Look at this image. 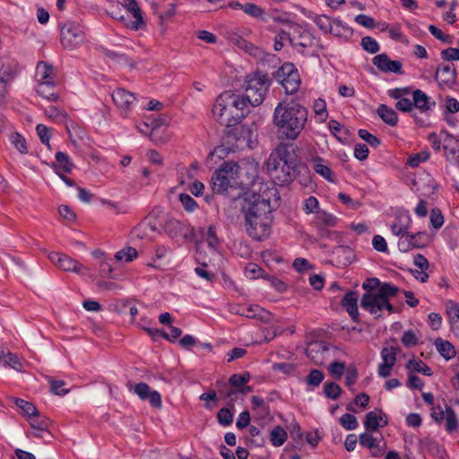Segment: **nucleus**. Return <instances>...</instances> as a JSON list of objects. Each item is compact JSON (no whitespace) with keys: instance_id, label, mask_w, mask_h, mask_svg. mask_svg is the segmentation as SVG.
Segmentation results:
<instances>
[{"instance_id":"obj_1","label":"nucleus","mask_w":459,"mask_h":459,"mask_svg":"<svg viewBox=\"0 0 459 459\" xmlns=\"http://www.w3.org/2000/svg\"><path fill=\"white\" fill-rule=\"evenodd\" d=\"M237 202L244 213L245 229L248 236L255 240L268 237L272 222L270 200L259 195L246 193Z\"/></svg>"},{"instance_id":"obj_2","label":"nucleus","mask_w":459,"mask_h":459,"mask_svg":"<svg viewBox=\"0 0 459 459\" xmlns=\"http://www.w3.org/2000/svg\"><path fill=\"white\" fill-rule=\"evenodd\" d=\"M307 116V109L300 103L283 101L275 108L273 123L287 139L295 140L304 129Z\"/></svg>"},{"instance_id":"obj_3","label":"nucleus","mask_w":459,"mask_h":459,"mask_svg":"<svg viewBox=\"0 0 459 459\" xmlns=\"http://www.w3.org/2000/svg\"><path fill=\"white\" fill-rule=\"evenodd\" d=\"M247 112V106L242 96L230 91L222 92L212 108L214 117L227 127L238 124Z\"/></svg>"},{"instance_id":"obj_4","label":"nucleus","mask_w":459,"mask_h":459,"mask_svg":"<svg viewBox=\"0 0 459 459\" xmlns=\"http://www.w3.org/2000/svg\"><path fill=\"white\" fill-rule=\"evenodd\" d=\"M246 83L245 95H241L246 105L256 107L262 104L271 84L268 75L255 73L252 76H247Z\"/></svg>"},{"instance_id":"obj_5","label":"nucleus","mask_w":459,"mask_h":459,"mask_svg":"<svg viewBox=\"0 0 459 459\" xmlns=\"http://www.w3.org/2000/svg\"><path fill=\"white\" fill-rule=\"evenodd\" d=\"M36 76L39 82L37 92L43 98L56 101L58 95L56 93L48 94L45 88L55 87L56 69L52 65L44 61H39L36 67Z\"/></svg>"},{"instance_id":"obj_6","label":"nucleus","mask_w":459,"mask_h":459,"mask_svg":"<svg viewBox=\"0 0 459 459\" xmlns=\"http://www.w3.org/2000/svg\"><path fill=\"white\" fill-rule=\"evenodd\" d=\"M274 165L271 160H267V170L272 178L280 185H288L291 183L302 169H307V167H300L297 165L283 164L281 161H275Z\"/></svg>"},{"instance_id":"obj_7","label":"nucleus","mask_w":459,"mask_h":459,"mask_svg":"<svg viewBox=\"0 0 459 459\" xmlns=\"http://www.w3.org/2000/svg\"><path fill=\"white\" fill-rule=\"evenodd\" d=\"M60 40L62 46L69 50L79 48L85 40L83 28L74 22H67L60 30Z\"/></svg>"},{"instance_id":"obj_8","label":"nucleus","mask_w":459,"mask_h":459,"mask_svg":"<svg viewBox=\"0 0 459 459\" xmlns=\"http://www.w3.org/2000/svg\"><path fill=\"white\" fill-rule=\"evenodd\" d=\"M268 160H271L273 165L277 160L282 162L283 164H289V166L297 165L300 167H306L301 162V158L299 157V150L294 143H285L279 145L271 153Z\"/></svg>"},{"instance_id":"obj_9","label":"nucleus","mask_w":459,"mask_h":459,"mask_svg":"<svg viewBox=\"0 0 459 459\" xmlns=\"http://www.w3.org/2000/svg\"><path fill=\"white\" fill-rule=\"evenodd\" d=\"M277 77L288 94L295 93L300 86L298 71L292 64H285L277 71Z\"/></svg>"},{"instance_id":"obj_10","label":"nucleus","mask_w":459,"mask_h":459,"mask_svg":"<svg viewBox=\"0 0 459 459\" xmlns=\"http://www.w3.org/2000/svg\"><path fill=\"white\" fill-rule=\"evenodd\" d=\"M429 238L423 231L411 234L409 231L403 235L397 242V247L402 252H408L413 248H422L429 245Z\"/></svg>"},{"instance_id":"obj_11","label":"nucleus","mask_w":459,"mask_h":459,"mask_svg":"<svg viewBox=\"0 0 459 459\" xmlns=\"http://www.w3.org/2000/svg\"><path fill=\"white\" fill-rule=\"evenodd\" d=\"M112 100L120 114L127 117L136 100L134 94L124 88H117L112 92Z\"/></svg>"},{"instance_id":"obj_12","label":"nucleus","mask_w":459,"mask_h":459,"mask_svg":"<svg viewBox=\"0 0 459 459\" xmlns=\"http://www.w3.org/2000/svg\"><path fill=\"white\" fill-rule=\"evenodd\" d=\"M48 258L56 267L66 272L85 274V272L87 271V268L78 261L64 254L50 253L48 255Z\"/></svg>"},{"instance_id":"obj_13","label":"nucleus","mask_w":459,"mask_h":459,"mask_svg":"<svg viewBox=\"0 0 459 459\" xmlns=\"http://www.w3.org/2000/svg\"><path fill=\"white\" fill-rule=\"evenodd\" d=\"M328 351L329 348L327 344L321 341L310 342L306 349L307 358L315 365H323L326 360Z\"/></svg>"},{"instance_id":"obj_14","label":"nucleus","mask_w":459,"mask_h":459,"mask_svg":"<svg viewBox=\"0 0 459 459\" xmlns=\"http://www.w3.org/2000/svg\"><path fill=\"white\" fill-rule=\"evenodd\" d=\"M435 79L439 87H452L456 81V71L454 64L440 65L437 67Z\"/></svg>"},{"instance_id":"obj_15","label":"nucleus","mask_w":459,"mask_h":459,"mask_svg":"<svg viewBox=\"0 0 459 459\" xmlns=\"http://www.w3.org/2000/svg\"><path fill=\"white\" fill-rule=\"evenodd\" d=\"M134 393L141 400H148L152 407L160 409L161 407V396L159 392L151 390L150 386L143 382L134 385Z\"/></svg>"},{"instance_id":"obj_16","label":"nucleus","mask_w":459,"mask_h":459,"mask_svg":"<svg viewBox=\"0 0 459 459\" xmlns=\"http://www.w3.org/2000/svg\"><path fill=\"white\" fill-rule=\"evenodd\" d=\"M373 65L385 73H394L402 74V63L396 60H390L386 54H380L373 57Z\"/></svg>"},{"instance_id":"obj_17","label":"nucleus","mask_w":459,"mask_h":459,"mask_svg":"<svg viewBox=\"0 0 459 459\" xmlns=\"http://www.w3.org/2000/svg\"><path fill=\"white\" fill-rule=\"evenodd\" d=\"M360 306L370 314L376 315V317L381 316L378 312L382 311V299L379 298L377 291L366 292L360 299Z\"/></svg>"},{"instance_id":"obj_18","label":"nucleus","mask_w":459,"mask_h":459,"mask_svg":"<svg viewBox=\"0 0 459 459\" xmlns=\"http://www.w3.org/2000/svg\"><path fill=\"white\" fill-rule=\"evenodd\" d=\"M247 166L248 164L245 162L224 161L219 169H223V172L226 176H229L230 179L237 180L241 179L244 172H247Z\"/></svg>"},{"instance_id":"obj_19","label":"nucleus","mask_w":459,"mask_h":459,"mask_svg":"<svg viewBox=\"0 0 459 459\" xmlns=\"http://www.w3.org/2000/svg\"><path fill=\"white\" fill-rule=\"evenodd\" d=\"M358 299L359 294L357 291H349L345 294L341 302L342 306L345 307L354 322L359 321Z\"/></svg>"},{"instance_id":"obj_20","label":"nucleus","mask_w":459,"mask_h":459,"mask_svg":"<svg viewBox=\"0 0 459 459\" xmlns=\"http://www.w3.org/2000/svg\"><path fill=\"white\" fill-rule=\"evenodd\" d=\"M441 134H444L446 135L443 145L446 157L451 162L456 163L457 150L459 148V140L455 138L451 134H449L446 130H443Z\"/></svg>"},{"instance_id":"obj_21","label":"nucleus","mask_w":459,"mask_h":459,"mask_svg":"<svg viewBox=\"0 0 459 459\" xmlns=\"http://www.w3.org/2000/svg\"><path fill=\"white\" fill-rule=\"evenodd\" d=\"M51 167L58 176H61L62 173H71L74 164L65 152H57L56 153V162H53Z\"/></svg>"},{"instance_id":"obj_22","label":"nucleus","mask_w":459,"mask_h":459,"mask_svg":"<svg viewBox=\"0 0 459 459\" xmlns=\"http://www.w3.org/2000/svg\"><path fill=\"white\" fill-rule=\"evenodd\" d=\"M359 444L362 446H365L371 450V454L373 456H380L384 453V447L380 446V441H377L376 437H374L369 433H362L359 437Z\"/></svg>"},{"instance_id":"obj_23","label":"nucleus","mask_w":459,"mask_h":459,"mask_svg":"<svg viewBox=\"0 0 459 459\" xmlns=\"http://www.w3.org/2000/svg\"><path fill=\"white\" fill-rule=\"evenodd\" d=\"M229 176H226L223 169H218L212 177V188L214 194L224 193L230 186Z\"/></svg>"},{"instance_id":"obj_24","label":"nucleus","mask_w":459,"mask_h":459,"mask_svg":"<svg viewBox=\"0 0 459 459\" xmlns=\"http://www.w3.org/2000/svg\"><path fill=\"white\" fill-rule=\"evenodd\" d=\"M382 411H369L366 414V420L364 422L365 428L368 431H376L379 427L387 425V419L382 416Z\"/></svg>"},{"instance_id":"obj_25","label":"nucleus","mask_w":459,"mask_h":459,"mask_svg":"<svg viewBox=\"0 0 459 459\" xmlns=\"http://www.w3.org/2000/svg\"><path fill=\"white\" fill-rule=\"evenodd\" d=\"M124 6L130 12L134 18V21L131 22V28L134 30H139L144 25V21L142 15V11L139 8L135 0H125Z\"/></svg>"},{"instance_id":"obj_26","label":"nucleus","mask_w":459,"mask_h":459,"mask_svg":"<svg viewBox=\"0 0 459 459\" xmlns=\"http://www.w3.org/2000/svg\"><path fill=\"white\" fill-rule=\"evenodd\" d=\"M312 162L313 169L317 174L329 182L334 181L333 170L321 157L317 156L314 158Z\"/></svg>"},{"instance_id":"obj_27","label":"nucleus","mask_w":459,"mask_h":459,"mask_svg":"<svg viewBox=\"0 0 459 459\" xmlns=\"http://www.w3.org/2000/svg\"><path fill=\"white\" fill-rule=\"evenodd\" d=\"M413 96V106L420 109L421 111L429 110L432 107L436 106V102H429V97L420 90H416L412 93Z\"/></svg>"},{"instance_id":"obj_28","label":"nucleus","mask_w":459,"mask_h":459,"mask_svg":"<svg viewBox=\"0 0 459 459\" xmlns=\"http://www.w3.org/2000/svg\"><path fill=\"white\" fill-rule=\"evenodd\" d=\"M28 420L32 429L35 430H39V432L47 433L48 437H51V433L48 431V424L50 422L49 419L46 417H42L39 415V411H37L36 415L30 416L28 418Z\"/></svg>"},{"instance_id":"obj_29","label":"nucleus","mask_w":459,"mask_h":459,"mask_svg":"<svg viewBox=\"0 0 459 459\" xmlns=\"http://www.w3.org/2000/svg\"><path fill=\"white\" fill-rule=\"evenodd\" d=\"M164 231L170 238H177L179 235L183 234L185 227L183 223L174 218H169L163 226Z\"/></svg>"},{"instance_id":"obj_30","label":"nucleus","mask_w":459,"mask_h":459,"mask_svg":"<svg viewBox=\"0 0 459 459\" xmlns=\"http://www.w3.org/2000/svg\"><path fill=\"white\" fill-rule=\"evenodd\" d=\"M377 112L385 123L391 126H396L398 117L396 112L393 108H388L385 104H381L378 106Z\"/></svg>"},{"instance_id":"obj_31","label":"nucleus","mask_w":459,"mask_h":459,"mask_svg":"<svg viewBox=\"0 0 459 459\" xmlns=\"http://www.w3.org/2000/svg\"><path fill=\"white\" fill-rule=\"evenodd\" d=\"M435 346L439 354L446 360L455 356V350L452 343L448 341H444L441 338H437L435 341Z\"/></svg>"},{"instance_id":"obj_32","label":"nucleus","mask_w":459,"mask_h":459,"mask_svg":"<svg viewBox=\"0 0 459 459\" xmlns=\"http://www.w3.org/2000/svg\"><path fill=\"white\" fill-rule=\"evenodd\" d=\"M0 362H2L4 367H10L19 372L22 371V365L20 359H18V357L15 354H13L10 351H7V352L1 351L0 352Z\"/></svg>"},{"instance_id":"obj_33","label":"nucleus","mask_w":459,"mask_h":459,"mask_svg":"<svg viewBox=\"0 0 459 459\" xmlns=\"http://www.w3.org/2000/svg\"><path fill=\"white\" fill-rule=\"evenodd\" d=\"M236 313L246 317L259 318L262 320L264 319V314H268L257 305L249 306L247 307H240L236 310Z\"/></svg>"},{"instance_id":"obj_34","label":"nucleus","mask_w":459,"mask_h":459,"mask_svg":"<svg viewBox=\"0 0 459 459\" xmlns=\"http://www.w3.org/2000/svg\"><path fill=\"white\" fill-rule=\"evenodd\" d=\"M10 399L15 403V405L21 410L22 413L27 418L36 415L38 410L36 406L30 402L16 397H11Z\"/></svg>"},{"instance_id":"obj_35","label":"nucleus","mask_w":459,"mask_h":459,"mask_svg":"<svg viewBox=\"0 0 459 459\" xmlns=\"http://www.w3.org/2000/svg\"><path fill=\"white\" fill-rule=\"evenodd\" d=\"M316 224L320 229L333 227L336 224V218L325 211H318L316 214Z\"/></svg>"},{"instance_id":"obj_36","label":"nucleus","mask_w":459,"mask_h":459,"mask_svg":"<svg viewBox=\"0 0 459 459\" xmlns=\"http://www.w3.org/2000/svg\"><path fill=\"white\" fill-rule=\"evenodd\" d=\"M243 12L253 18L261 19L264 22H267L265 11L259 5L253 3H246L243 8Z\"/></svg>"},{"instance_id":"obj_37","label":"nucleus","mask_w":459,"mask_h":459,"mask_svg":"<svg viewBox=\"0 0 459 459\" xmlns=\"http://www.w3.org/2000/svg\"><path fill=\"white\" fill-rule=\"evenodd\" d=\"M287 439V432L281 426H276L270 433V441L274 446H281Z\"/></svg>"},{"instance_id":"obj_38","label":"nucleus","mask_w":459,"mask_h":459,"mask_svg":"<svg viewBox=\"0 0 459 459\" xmlns=\"http://www.w3.org/2000/svg\"><path fill=\"white\" fill-rule=\"evenodd\" d=\"M406 368L410 370L422 373L425 376H431L433 374L431 368L422 360L410 359L406 364Z\"/></svg>"},{"instance_id":"obj_39","label":"nucleus","mask_w":459,"mask_h":459,"mask_svg":"<svg viewBox=\"0 0 459 459\" xmlns=\"http://www.w3.org/2000/svg\"><path fill=\"white\" fill-rule=\"evenodd\" d=\"M314 22L324 32L329 33L332 30L333 19L325 14H318L313 18Z\"/></svg>"},{"instance_id":"obj_40","label":"nucleus","mask_w":459,"mask_h":459,"mask_svg":"<svg viewBox=\"0 0 459 459\" xmlns=\"http://www.w3.org/2000/svg\"><path fill=\"white\" fill-rule=\"evenodd\" d=\"M377 292L382 300L388 299L391 297H394L399 292V288L391 283L384 282L380 285Z\"/></svg>"},{"instance_id":"obj_41","label":"nucleus","mask_w":459,"mask_h":459,"mask_svg":"<svg viewBox=\"0 0 459 459\" xmlns=\"http://www.w3.org/2000/svg\"><path fill=\"white\" fill-rule=\"evenodd\" d=\"M204 238L205 241L208 244L211 253L214 255L219 245V239L217 238L214 226H209L204 235Z\"/></svg>"},{"instance_id":"obj_42","label":"nucleus","mask_w":459,"mask_h":459,"mask_svg":"<svg viewBox=\"0 0 459 459\" xmlns=\"http://www.w3.org/2000/svg\"><path fill=\"white\" fill-rule=\"evenodd\" d=\"M445 416V412L441 411V419ZM457 428V419L452 408L446 407V429L448 432H453Z\"/></svg>"},{"instance_id":"obj_43","label":"nucleus","mask_w":459,"mask_h":459,"mask_svg":"<svg viewBox=\"0 0 459 459\" xmlns=\"http://www.w3.org/2000/svg\"><path fill=\"white\" fill-rule=\"evenodd\" d=\"M250 379V375L248 372H245L241 375L233 374L230 379L229 383L234 389L241 388L244 385H246Z\"/></svg>"},{"instance_id":"obj_44","label":"nucleus","mask_w":459,"mask_h":459,"mask_svg":"<svg viewBox=\"0 0 459 459\" xmlns=\"http://www.w3.org/2000/svg\"><path fill=\"white\" fill-rule=\"evenodd\" d=\"M324 393L326 397L336 400L342 393V388L334 382H327L325 384Z\"/></svg>"},{"instance_id":"obj_45","label":"nucleus","mask_w":459,"mask_h":459,"mask_svg":"<svg viewBox=\"0 0 459 459\" xmlns=\"http://www.w3.org/2000/svg\"><path fill=\"white\" fill-rule=\"evenodd\" d=\"M397 350L398 349L395 347L384 348L381 351V356L383 359L382 363L394 367L396 361Z\"/></svg>"},{"instance_id":"obj_46","label":"nucleus","mask_w":459,"mask_h":459,"mask_svg":"<svg viewBox=\"0 0 459 459\" xmlns=\"http://www.w3.org/2000/svg\"><path fill=\"white\" fill-rule=\"evenodd\" d=\"M48 383L50 385V391L56 395L63 396L69 393V389L64 388L65 382L63 380L49 378Z\"/></svg>"},{"instance_id":"obj_47","label":"nucleus","mask_w":459,"mask_h":459,"mask_svg":"<svg viewBox=\"0 0 459 459\" xmlns=\"http://www.w3.org/2000/svg\"><path fill=\"white\" fill-rule=\"evenodd\" d=\"M217 419L221 425L229 426L233 421V412L229 408H222L217 412Z\"/></svg>"},{"instance_id":"obj_48","label":"nucleus","mask_w":459,"mask_h":459,"mask_svg":"<svg viewBox=\"0 0 459 459\" xmlns=\"http://www.w3.org/2000/svg\"><path fill=\"white\" fill-rule=\"evenodd\" d=\"M10 139L12 143L21 153L24 154L28 152L26 141L22 134L18 133L12 134Z\"/></svg>"},{"instance_id":"obj_49","label":"nucleus","mask_w":459,"mask_h":459,"mask_svg":"<svg viewBox=\"0 0 459 459\" xmlns=\"http://www.w3.org/2000/svg\"><path fill=\"white\" fill-rule=\"evenodd\" d=\"M361 46L364 50L375 54L379 51V45L376 39L369 36L363 37L361 39Z\"/></svg>"},{"instance_id":"obj_50","label":"nucleus","mask_w":459,"mask_h":459,"mask_svg":"<svg viewBox=\"0 0 459 459\" xmlns=\"http://www.w3.org/2000/svg\"><path fill=\"white\" fill-rule=\"evenodd\" d=\"M341 425L347 430H353L358 427V421L354 415L346 413L340 418Z\"/></svg>"},{"instance_id":"obj_51","label":"nucleus","mask_w":459,"mask_h":459,"mask_svg":"<svg viewBox=\"0 0 459 459\" xmlns=\"http://www.w3.org/2000/svg\"><path fill=\"white\" fill-rule=\"evenodd\" d=\"M325 375L321 370L312 369L307 377V383L312 386H318L324 380Z\"/></svg>"},{"instance_id":"obj_52","label":"nucleus","mask_w":459,"mask_h":459,"mask_svg":"<svg viewBox=\"0 0 459 459\" xmlns=\"http://www.w3.org/2000/svg\"><path fill=\"white\" fill-rule=\"evenodd\" d=\"M137 256V251L135 248L128 247L123 250L118 251L115 257L117 261L125 260L126 262H131L134 258Z\"/></svg>"},{"instance_id":"obj_53","label":"nucleus","mask_w":459,"mask_h":459,"mask_svg":"<svg viewBox=\"0 0 459 459\" xmlns=\"http://www.w3.org/2000/svg\"><path fill=\"white\" fill-rule=\"evenodd\" d=\"M429 158L428 152H421L413 155H411L407 160V164L411 168H416L420 162L426 161Z\"/></svg>"},{"instance_id":"obj_54","label":"nucleus","mask_w":459,"mask_h":459,"mask_svg":"<svg viewBox=\"0 0 459 459\" xmlns=\"http://www.w3.org/2000/svg\"><path fill=\"white\" fill-rule=\"evenodd\" d=\"M430 223L433 228L439 229L444 224V216L437 208L432 209L430 212Z\"/></svg>"},{"instance_id":"obj_55","label":"nucleus","mask_w":459,"mask_h":459,"mask_svg":"<svg viewBox=\"0 0 459 459\" xmlns=\"http://www.w3.org/2000/svg\"><path fill=\"white\" fill-rule=\"evenodd\" d=\"M179 201L186 212H194L197 207V203L187 194H180Z\"/></svg>"},{"instance_id":"obj_56","label":"nucleus","mask_w":459,"mask_h":459,"mask_svg":"<svg viewBox=\"0 0 459 459\" xmlns=\"http://www.w3.org/2000/svg\"><path fill=\"white\" fill-rule=\"evenodd\" d=\"M283 40H289L290 43L292 44V39L290 37V34L285 30H280L276 37H275V40H274V50L275 51H280L282 47H283Z\"/></svg>"},{"instance_id":"obj_57","label":"nucleus","mask_w":459,"mask_h":459,"mask_svg":"<svg viewBox=\"0 0 459 459\" xmlns=\"http://www.w3.org/2000/svg\"><path fill=\"white\" fill-rule=\"evenodd\" d=\"M345 369V364L343 362L333 361L330 364L328 370L336 379H341Z\"/></svg>"},{"instance_id":"obj_58","label":"nucleus","mask_w":459,"mask_h":459,"mask_svg":"<svg viewBox=\"0 0 459 459\" xmlns=\"http://www.w3.org/2000/svg\"><path fill=\"white\" fill-rule=\"evenodd\" d=\"M358 134L362 140L367 142L372 147H377L380 144V140L365 129L359 130Z\"/></svg>"},{"instance_id":"obj_59","label":"nucleus","mask_w":459,"mask_h":459,"mask_svg":"<svg viewBox=\"0 0 459 459\" xmlns=\"http://www.w3.org/2000/svg\"><path fill=\"white\" fill-rule=\"evenodd\" d=\"M251 403L254 410H259L263 415L269 414V407L265 404L264 401L258 396H252Z\"/></svg>"},{"instance_id":"obj_60","label":"nucleus","mask_w":459,"mask_h":459,"mask_svg":"<svg viewBox=\"0 0 459 459\" xmlns=\"http://www.w3.org/2000/svg\"><path fill=\"white\" fill-rule=\"evenodd\" d=\"M36 130H37L38 135H39L41 143L43 144L48 145V147L50 148V145H49V139H50L49 128L47 127L44 125L39 124V125L37 126Z\"/></svg>"},{"instance_id":"obj_61","label":"nucleus","mask_w":459,"mask_h":459,"mask_svg":"<svg viewBox=\"0 0 459 459\" xmlns=\"http://www.w3.org/2000/svg\"><path fill=\"white\" fill-rule=\"evenodd\" d=\"M263 270L255 264H248L246 266L245 273L250 279H257L262 276Z\"/></svg>"},{"instance_id":"obj_62","label":"nucleus","mask_w":459,"mask_h":459,"mask_svg":"<svg viewBox=\"0 0 459 459\" xmlns=\"http://www.w3.org/2000/svg\"><path fill=\"white\" fill-rule=\"evenodd\" d=\"M16 71L12 66H3L1 70L0 79H3L4 82L9 85L14 79Z\"/></svg>"},{"instance_id":"obj_63","label":"nucleus","mask_w":459,"mask_h":459,"mask_svg":"<svg viewBox=\"0 0 459 459\" xmlns=\"http://www.w3.org/2000/svg\"><path fill=\"white\" fill-rule=\"evenodd\" d=\"M401 341L403 344L406 347L415 346L418 344V338L416 334L411 330L403 333Z\"/></svg>"},{"instance_id":"obj_64","label":"nucleus","mask_w":459,"mask_h":459,"mask_svg":"<svg viewBox=\"0 0 459 459\" xmlns=\"http://www.w3.org/2000/svg\"><path fill=\"white\" fill-rule=\"evenodd\" d=\"M355 22L363 27L373 29L376 27L375 20L366 14H359L355 17Z\"/></svg>"}]
</instances>
